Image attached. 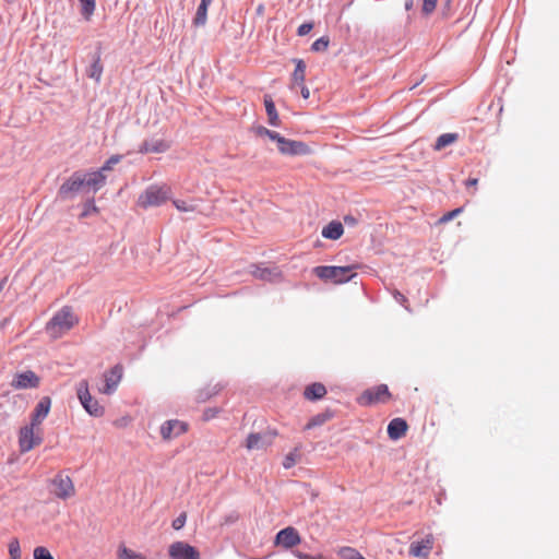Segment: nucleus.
I'll list each match as a JSON object with an SVG mask.
<instances>
[{
    "label": "nucleus",
    "mask_w": 559,
    "mask_h": 559,
    "mask_svg": "<svg viewBox=\"0 0 559 559\" xmlns=\"http://www.w3.org/2000/svg\"><path fill=\"white\" fill-rule=\"evenodd\" d=\"M122 378V367L117 365L104 373L105 385L99 389L103 394H111L116 391Z\"/></svg>",
    "instance_id": "obj_13"
},
{
    "label": "nucleus",
    "mask_w": 559,
    "mask_h": 559,
    "mask_svg": "<svg viewBox=\"0 0 559 559\" xmlns=\"http://www.w3.org/2000/svg\"><path fill=\"white\" fill-rule=\"evenodd\" d=\"M330 418L331 416L329 414H318L308 421L305 429H311L313 427L321 426Z\"/></svg>",
    "instance_id": "obj_31"
},
{
    "label": "nucleus",
    "mask_w": 559,
    "mask_h": 559,
    "mask_svg": "<svg viewBox=\"0 0 559 559\" xmlns=\"http://www.w3.org/2000/svg\"><path fill=\"white\" fill-rule=\"evenodd\" d=\"M462 212V209L459 207V209H455L453 211H450L448 213H445L442 217H440L439 219V223L440 224H445L450 221H452L455 216H457L460 213Z\"/></svg>",
    "instance_id": "obj_39"
},
{
    "label": "nucleus",
    "mask_w": 559,
    "mask_h": 559,
    "mask_svg": "<svg viewBox=\"0 0 559 559\" xmlns=\"http://www.w3.org/2000/svg\"><path fill=\"white\" fill-rule=\"evenodd\" d=\"M81 3V13L85 20H90L96 7V0H79Z\"/></svg>",
    "instance_id": "obj_30"
},
{
    "label": "nucleus",
    "mask_w": 559,
    "mask_h": 559,
    "mask_svg": "<svg viewBox=\"0 0 559 559\" xmlns=\"http://www.w3.org/2000/svg\"><path fill=\"white\" fill-rule=\"evenodd\" d=\"M278 152L288 156H302L312 153L311 147L302 141L282 138L277 144Z\"/></svg>",
    "instance_id": "obj_8"
},
{
    "label": "nucleus",
    "mask_w": 559,
    "mask_h": 559,
    "mask_svg": "<svg viewBox=\"0 0 559 559\" xmlns=\"http://www.w3.org/2000/svg\"><path fill=\"white\" fill-rule=\"evenodd\" d=\"M76 393L82 406L91 416L100 417L104 415L105 408L91 395L86 380H82L78 384Z\"/></svg>",
    "instance_id": "obj_6"
},
{
    "label": "nucleus",
    "mask_w": 559,
    "mask_h": 559,
    "mask_svg": "<svg viewBox=\"0 0 559 559\" xmlns=\"http://www.w3.org/2000/svg\"><path fill=\"white\" fill-rule=\"evenodd\" d=\"M40 384V378L32 370L14 374L11 386L15 390L36 389Z\"/></svg>",
    "instance_id": "obj_10"
},
{
    "label": "nucleus",
    "mask_w": 559,
    "mask_h": 559,
    "mask_svg": "<svg viewBox=\"0 0 559 559\" xmlns=\"http://www.w3.org/2000/svg\"><path fill=\"white\" fill-rule=\"evenodd\" d=\"M170 194L167 186H150L138 199V205L142 209L159 206L165 203Z\"/></svg>",
    "instance_id": "obj_3"
},
{
    "label": "nucleus",
    "mask_w": 559,
    "mask_h": 559,
    "mask_svg": "<svg viewBox=\"0 0 559 559\" xmlns=\"http://www.w3.org/2000/svg\"><path fill=\"white\" fill-rule=\"evenodd\" d=\"M295 556H296L297 558H299V559H317V558H312V557H311L310 555H308V554H304V552H300V551L295 552ZM318 559H321V557H320V558H318Z\"/></svg>",
    "instance_id": "obj_49"
},
{
    "label": "nucleus",
    "mask_w": 559,
    "mask_h": 559,
    "mask_svg": "<svg viewBox=\"0 0 559 559\" xmlns=\"http://www.w3.org/2000/svg\"><path fill=\"white\" fill-rule=\"evenodd\" d=\"M264 13V5L263 4H260L258 8H257V14L258 15H263Z\"/></svg>",
    "instance_id": "obj_51"
},
{
    "label": "nucleus",
    "mask_w": 559,
    "mask_h": 559,
    "mask_svg": "<svg viewBox=\"0 0 559 559\" xmlns=\"http://www.w3.org/2000/svg\"><path fill=\"white\" fill-rule=\"evenodd\" d=\"M391 399V393L386 384H379L373 388L365 390L357 402L361 406H371L380 403H386Z\"/></svg>",
    "instance_id": "obj_7"
},
{
    "label": "nucleus",
    "mask_w": 559,
    "mask_h": 559,
    "mask_svg": "<svg viewBox=\"0 0 559 559\" xmlns=\"http://www.w3.org/2000/svg\"><path fill=\"white\" fill-rule=\"evenodd\" d=\"M84 176L85 185L92 187L94 191L99 190L106 183V175L102 169H98Z\"/></svg>",
    "instance_id": "obj_20"
},
{
    "label": "nucleus",
    "mask_w": 559,
    "mask_h": 559,
    "mask_svg": "<svg viewBox=\"0 0 559 559\" xmlns=\"http://www.w3.org/2000/svg\"><path fill=\"white\" fill-rule=\"evenodd\" d=\"M170 559H201L199 550L186 542H175L168 548Z\"/></svg>",
    "instance_id": "obj_9"
},
{
    "label": "nucleus",
    "mask_w": 559,
    "mask_h": 559,
    "mask_svg": "<svg viewBox=\"0 0 559 559\" xmlns=\"http://www.w3.org/2000/svg\"><path fill=\"white\" fill-rule=\"evenodd\" d=\"M170 148V142L164 139H151L145 140L140 148L139 152L142 154L147 153H165Z\"/></svg>",
    "instance_id": "obj_16"
},
{
    "label": "nucleus",
    "mask_w": 559,
    "mask_h": 559,
    "mask_svg": "<svg viewBox=\"0 0 559 559\" xmlns=\"http://www.w3.org/2000/svg\"><path fill=\"white\" fill-rule=\"evenodd\" d=\"M361 559H365V558H361Z\"/></svg>",
    "instance_id": "obj_52"
},
{
    "label": "nucleus",
    "mask_w": 559,
    "mask_h": 559,
    "mask_svg": "<svg viewBox=\"0 0 559 559\" xmlns=\"http://www.w3.org/2000/svg\"><path fill=\"white\" fill-rule=\"evenodd\" d=\"M174 205L176 206V209L178 211H181V212H192V211H194V206L192 204H189V203H187L186 201H182V200L174 201Z\"/></svg>",
    "instance_id": "obj_38"
},
{
    "label": "nucleus",
    "mask_w": 559,
    "mask_h": 559,
    "mask_svg": "<svg viewBox=\"0 0 559 559\" xmlns=\"http://www.w3.org/2000/svg\"><path fill=\"white\" fill-rule=\"evenodd\" d=\"M264 106L267 115V122L272 127H278L281 124V119L275 108V104L270 95L264 96Z\"/></svg>",
    "instance_id": "obj_22"
},
{
    "label": "nucleus",
    "mask_w": 559,
    "mask_h": 559,
    "mask_svg": "<svg viewBox=\"0 0 559 559\" xmlns=\"http://www.w3.org/2000/svg\"><path fill=\"white\" fill-rule=\"evenodd\" d=\"M188 430V424L178 419H170L160 426V436L165 441L177 438Z\"/></svg>",
    "instance_id": "obj_12"
},
{
    "label": "nucleus",
    "mask_w": 559,
    "mask_h": 559,
    "mask_svg": "<svg viewBox=\"0 0 559 559\" xmlns=\"http://www.w3.org/2000/svg\"><path fill=\"white\" fill-rule=\"evenodd\" d=\"M329 37H320L311 45V50L314 52L325 51L329 47Z\"/></svg>",
    "instance_id": "obj_32"
},
{
    "label": "nucleus",
    "mask_w": 559,
    "mask_h": 559,
    "mask_svg": "<svg viewBox=\"0 0 559 559\" xmlns=\"http://www.w3.org/2000/svg\"><path fill=\"white\" fill-rule=\"evenodd\" d=\"M271 442L272 439L267 438L266 433L252 432L247 437L245 447L249 451L261 450L269 447Z\"/></svg>",
    "instance_id": "obj_18"
},
{
    "label": "nucleus",
    "mask_w": 559,
    "mask_h": 559,
    "mask_svg": "<svg viewBox=\"0 0 559 559\" xmlns=\"http://www.w3.org/2000/svg\"><path fill=\"white\" fill-rule=\"evenodd\" d=\"M438 0H423V13L428 15L432 13L437 7Z\"/></svg>",
    "instance_id": "obj_37"
},
{
    "label": "nucleus",
    "mask_w": 559,
    "mask_h": 559,
    "mask_svg": "<svg viewBox=\"0 0 559 559\" xmlns=\"http://www.w3.org/2000/svg\"><path fill=\"white\" fill-rule=\"evenodd\" d=\"M117 558L118 559H146V557L144 555L128 548L123 544L119 545V547H118Z\"/></svg>",
    "instance_id": "obj_28"
},
{
    "label": "nucleus",
    "mask_w": 559,
    "mask_h": 559,
    "mask_svg": "<svg viewBox=\"0 0 559 559\" xmlns=\"http://www.w3.org/2000/svg\"><path fill=\"white\" fill-rule=\"evenodd\" d=\"M300 86V92H301V96L305 98V99H308L309 96H310V91L309 88L302 84V85H299Z\"/></svg>",
    "instance_id": "obj_47"
},
{
    "label": "nucleus",
    "mask_w": 559,
    "mask_h": 559,
    "mask_svg": "<svg viewBox=\"0 0 559 559\" xmlns=\"http://www.w3.org/2000/svg\"><path fill=\"white\" fill-rule=\"evenodd\" d=\"M186 520H187V515L186 513H181L178 518H176L174 521H173V528L174 530H181L186 523Z\"/></svg>",
    "instance_id": "obj_42"
},
{
    "label": "nucleus",
    "mask_w": 559,
    "mask_h": 559,
    "mask_svg": "<svg viewBox=\"0 0 559 559\" xmlns=\"http://www.w3.org/2000/svg\"><path fill=\"white\" fill-rule=\"evenodd\" d=\"M43 442V431L40 426L29 423L23 426L19 431V449L21 453H26Z\"/></svg>",
    "instance_id": "obj_4"
},
{
    "label": "nucleus",
    "mask_w": 559,
    "mask_h": 559,
    "mask_svg": "<svg viewBox=\"0 0 559 559\" xmlns=\"http://www.w3.org/2000/svg\"><path fill=\"white\" fill-rule=\"evenodd\" d=\"M251 274L259 280L263 281H272L274 276L278 275L275 270L270 269H262L259 266H254V269L251 271Z\"/></svg>",
    "instance_id": "obj_29"
},
{
    "label": "nucleus",
    "mask_w": 559,
    "mask_h": 559,
    "mask_svg": "<svg viewBox=\"0 0 559 559\" xmlns=\"http://www.w3.org/2000/svg\"><path fill=\"white\" fill-rule=\"evenodd\" d=\"M97 212H98V207L95 205L94 200L92 199L85 203L82 216L84 217V216L90 215L91 213H97Z\"/></svg>",
    "instance_id": "obj_40"
},
{
    "label": "nucleus",
    "mask_w": 559,
    "mask_h": 559,
    "mask_svg": "<svg viewBox=\"0 0 559 559\" xmlns=\"http://www.w3.org/2000/svg\"><path fill=\"white\" fill-rule=\"evenodd\" d=\"M326 394V389L322 383L316 382L306 386L304 396L306 400L316 401L322 399Z\"/></svg>",
    "instance_id": "obj_23"
},
{
    "label": "nucleus",
    "mask_w": 559,
    "mask_h": 559,
    "mask_svg": "<svg viewBox=\"0 0 559 559\" xmlns=\"http://www.w3.org/2000/svg\"><path fill=\"white\" fill-rule=\"evenodd\" d=\"M79 323V318L69 306L62 307L46 324V332L51 338H59Z\"/></svg>",
    "instance_id": "obj_1"
},
{
    "label": "nucleus",
    "mask_w": 559,
    "mask_h": 559,
    "mask_svg": "<svg viewBox=\"0 0 559 559\" xmlns=\"http://www.w3.org/2000/svg\"><path fill=\"white\" fill-rule=\"evenodd\" d=\"M267 138L271 141H274V142H276V144H278L283 136L280 133L275 132V131H271V133L267 135Z\"/></svg>",
    "instance_id": "obj_45"
},
{
    "label": "nucleus",
    "mask_w": 559,
    "mask_h": 559,
    "mask_svg": "<svg viewBox=\"0 0 559 559\" xmlns=\"http://www.w3.org/2000/svg\"><path fill=\"white\" fill-rule=\"evenodd\" d=\"M464 183H465V187L467 189L471 188V187H476L477 183H478V179L477 178H469Z\"/></svg>",
    "instance_id": "obj_48"
},
{
    "label": "nucleus",
    "mask_w": 559,
    "mask_h": 559,
    "mask_svg": "<svg viewBox=\"0 0 559 559\" xmlns=\"http://www.w3.org/2000/svg\"><path fill=\"white\" fill-rule=\"evenodd\" d=\"M85 185V176L81 173H74L59 189V195L67 198L69 193L79 191Z\"/></svg>",
    "instance_id": "obj_15"
},
{
    "label": "nucleus",
    "mask_w": 559,
    "mask_h": 559,
    "mask_svg": "<svg viewBox=\"0 0 559 559\" xmlns=\"http://www.w3.org/2000/svg\"><path fill=\"white\" fill-rule=\"evenodd\" d=\"M50 492L60 500H67L75 496V486L70 476L58 473L50 480Z\"/></svg>",
    "instance_id": "obj_5"
},
{
    "label": "nucleus",
    "mask_w": 559,
    "mask_h": 559,
    "mask_svg": "<svg viewBox=\"0 0 559 559\" xmlns=\"http://www.w3.org/2000/svg\"><path fill=\"white\" fill-rule=\"evenodd\" d=\"M344 227L341 222L332 221L322 229V236L326 239L337 240L342 237Z\"/></svg>",
    "instance_id": "obj_21"
},
{
    "label": "nucleus",
    "mask_w": 559,
    "mask_h": 559,
    "mask_svg": "<svg viewBox=\"0 0 559 559\" xmlns=\"http://www.w3.org/2000/svg\"><path fill=\"white\" fill-rule=\"evenodd\" d=\"M34 559H55L50 551L43 546H38L34 549Z\"/></svg>",
    "instance_id": "obj_35"
},
{
    "label": "nucleus",
    "mask_w": 559,
    "mask_h": 559,
    "mask_svg": "<svg viewBox=\"0 0 559 559\" xmlns=\"http://www.w3.org/2000/svg\"><path fill=\"white\" fill-rule=\"evenodd\" d=\"M408 425L403 418H394L388 425V435L392 440H399L406 435Z\"/></svg>",
    "instance_id": "obj_19"
},
{
    "label": "nucleus",
    "mask_w": 559,
    "mask_h": 559,
    "mask_svg": "<svg viewBox=\"0 0 559 559\" xmlns=\"http://www.w3.org/2000/svg\"><path fill=\"white\" fill-rule=\"evenodd\" d=\"M301 542V537L298 531L293 526H287L281 530L276 536L274 544L275 546H282L285 549H290Z\"/></svg>",
    "instance_id": "obj_11"
},
{
    "label": "nucleus",
    "mask_w": 559,
    "mask_h": 559,
    "mask_svg": "<svg viewBox=\"0 0 559 559\" xmlns=\"http://www.w3.org/2000/svg\"><path fill=\"white\" fill-rule=\"evenodd\" d=\"M296 67L292 74V87L294 85H302L306 80V63L301 59L295 60Z\"/></svg>",
    "instance_id": "obj_24"
},
{
    "label": "nucleus",
    "mask_w": 559,
    "mask_h": 559,
    "mask_svg": "<svg viewBox=\"0 0 559 559\" xmlns=\"http://www.w3.org/2000/svg\"><path fill=\"white\" fill-rule=\"evenodd\" d=\"M312 28H313L312 23H304L298 27L297 34L299 36H306L307 34H309L311 32Z\"/></svg>",
    "instance_id": "obj_43"
},
{
    "label": "nucleus",
    "mask_w": 559,
    "mask_h": 559,
    "mask_svg": "<svg viewBox=\"0 0 559 559\" xmlns=\"http://www.w3.org/2000/svg\"><path fill=\"white\" fill-rule=\"evenodd\" d=\"M394 297L397 301H400L401 304H404L406 302V298L403 294H401L400 292H395L394 293Z\"/></svg>",
    "instance_id": "obj_50"
},
{
    "label": "nucleus",
    "mask_w": 559,
    "mask_h": 559,
    "mask_svg": "<svg viewBox=\"0 0 559 559\" xmlns=\"http://www.w3.org/2000/svg\"><path fill=\"white\" fill-rule=\"evenodd\" d=\"M296 463V460L294 457V455L290 453L288 455H286L284 462H283V465L285 468H290L292 466H294Z\"/></svg>",
    "instance_id": "obj_44"
},
{
    "label": "nucleus",
    "mask_w": 559,
    "mask_h": 559,
    "mask_svg": "<svg viewBox=\"0 0 559 559\" xmlns=\"http://www.w3.org/2000/svg\"><path fill=\"white\" fill-rule=\"evenodd\" d=\"M121 155H112L110 156L104 166L100 168L104 173L112 169L114 165L118 164L121 160Z\"/></svg>",
    "instance_id": "obj_36"
},
{
    "label": "nucleus",
    "mask_w": 559,
    "mask_h": 559,
    "mask_svg": "<svg viewBox=\"0 0 559 559\" xmlns=\"http://www.w3.org/2000/svg\"><path fill=\"white\" fill-rule=\"evenodd\" d=\"M213 0H201V3L198 7L195 16L193 19V24L195 26H203L207 20V9Z\"/></svg>",
    "instance_id": "obj_26"
},
{
    "label": "nucleus",
    "mask_w": 559,
    "mask_h": 559,
    "mask_svg": "<svg viewBox=\"0 0 559 559\" xmlns=\"http://www.w3.org/2000/svg\"><path fill=\"white\" fill-rule=\"evenodd\" d=\"M432 548L433 537L432 535H427L423 540L412 543L408 552L412 557L426 559Z\"/></svg>",
    "instance_id": "obj_14"
},
{
    "label": "nucleus",
    "mask_w": 559,
    "mask_h": 559,
    "mask_svg": "<svg viewBox=\"0 0 559 559\" xmlns=\"http://www.w3.org/2000/svg\"><path fill=\"white\" fill-rule=\"evenodd\" d=\"M103 70L104 67L102 63L100 55L97 53L94 58L93 63L87 68L86 75L98 83L102 79Z\"/></svg>",
    "instance_id": "obj_25"
},
{
    "label": "nucleus",
    "mask_w": 559,
    "mask_h": 559,
    "mask_svg": "<svg viewBox=\"0 0 559 559\" xmlns=\"http://www.w3.org/2000/svg\"><path fill=\"white\" fill-rule=\"evenodd\" d=\"M358 265H346V266H333V265H320L313 267V274L326 283L344 284L349 282L356 276V270Z\"/></svg>",
    "instance_id": "obj_2"
},
{
    "label": "nucleus",
    "mask_w": 559,
    "mask_h": 559,
    "mask_svg": "<svg viewBox=\"0 0 559 559\" xmlns=\"http://www.w3.org/2000/svg\"><path fill=\"white\" fill-rule=\"evenodd\" d=\"M219 413V409L216 408V407H211V408H206L204 412H203V420L207 421V420H211L213 418H215Z\"/></svg>",
    "instance_id": "obj_41"
},
{
    "label": "nucleus",
    "mask_w": 559,
    "mask_h": 559,
    "mask_svg": "<svg viewBox=\"0 0 559 559\" xmlns=\"http://www.w3.org/2000/svg\"><path fill=\"white\" fill-rule=\"evenodd\" d=\"M459 139V135L457 133H443L441 134L436 143H435V146L433 148L436 151H441L443 150L444 147L449 146V145H452L453 143H455Z\"/></svg>",
    "instance_id": "obj_27"
},
{
    "label": "nucleus",
    "mask_w": 559,
    "mask_h": 559,
    "mask_svg": "<svg viewBox=\"0 0 559 559\" xmlns=\"http://www.w3.org/2000/svg\"><path fill=\"white\" fill-rule=\"evenodd\" d=\"M9 555L10 559H21V547L16 538L9 543Z\"/></svg>",
    "instance_id": "obj_34"
},
{
    "label": "nucleus",
    "mask_w": 559,
    "mask_h": 559,
    "mask_svg": "<svg viewBox=\"0 0 559 559\" xmlns=\"http://www.w3.org/2000/svg\"><path fill=\"white\" fill-rule=\"evenodd\" d=\"M272 130L266 129L265 127H259L257 128V134L259 136H267L271 133Z\"/></svg>",
    "instance_id": "obj_46"
},
{
    "label": "nucleus",
    "mask_w": 559,
    "mask_h": 559,
    "mask_svg": "<svg viewBox=\"0 0 559 559\" xmlns=\"http://www.w3.org/2000/svg\"><path fill=\"white\" fill-rule=\"evenodd\" d=\"M51 406V400L48 396H44L32 414L31 423L34 425L40 426L43 420L48 416Z\"/></svg>",
    "instance_id": "obj_17"
},
{
    "label": "nucleus",
    "mask_w": 559,
    "mask_h": 559,
    "mask_svg": "<svg viewBox=\"0 0 559 559\" xmlns=\"http://www.w3.org/2000/svg\"><path fill=\"white\" fill-rule=\"evenodd\" d=\"M340 556L343 559H361V558H364L355 548H352V547H343L340 550Z\"/></svg>",
    "instance_id": "obj_33"
}]
</instances>
